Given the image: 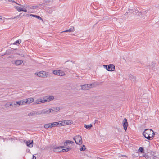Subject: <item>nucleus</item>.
Instances as JSON below:
<instances>
[{
	"instance_id": "nucleus-1",
	"label": "nucleus",
	"mask_w": 159,
	"mask_h": 159,
	"mask_svg": "<svg viewBox=\"0 0 159 159\" xmlns=\"http://www.w3.org/2000/svg\"><path fill=\"white\" fill-rule=\"evenodd\" d=\"M143 135L144 137L148 140H151L153 138L155 135L154 131L150 129H146L143 132Z\"/></svg>"
},
{
	"instance_id": "nucleus-2",
	"label": "nucleus",
	"mask_w": 159,
	"mask_h": 159,
	"mask_svg": "<svg viewBox=\"0 0 159 159\" xmlns=\"http://www.w3.org/2000/svg\"><path fill=\"white\" fill-rule=\"evenodd\" d=\"M20 6H14V7L16 9L18 12L23 11L27 12V10L26 9H29L31 8L27 5L23 6L21 5H19Z\"/></svg>"
},
{
	"instance_id": "nucleus-3",
	"label": "nucleus",
	"mask_w": 159,
	"mask_h": 159,
	"mask_svg": "<svg viewBox=\"0 0 159 159\" xmlns=\"http://www.w3.org/2000/svg\"><path fill=\"white\" fill-rule=\"evenodd\" d=\"M36 76L41 78H46L49 75L48 73L45 71H40L37 72L35 73Z\"/></svg>"
},
{
	"instance_id": "nucleus-4",
	"label": "nucleus",
	"mask_w": 159,
	"mask_h": 159,
	"mask_svg": "<svg viewBox=\"0 0 159 159\" xmlns=\"http://www.w3.org/2000/svg\"><path fill=\"white\" fill-rule=\"evenodd\" d=\"M153 151L149 152L143 155L146 159H155Z\"/></svg>"
},
{
	"instance_id": "nucleus-5",
	"label": "nucleus",
	"mask_w": 159,
	"mask_h": 159,
	"mask_svg": "<svg viewBox=\"0 0 159 159\" xmlns=\"http://www.w3.org/2000/svg\"><path fill=\"white\" fill-rule=\"evenodd\" d=\"M73 139L76 144L80 145L82 143V139L80 135L76 136Z\"/></svg>"
},
{
	"instance_id": "nucleus-6",
	"label": "nucleus",
	"mask_w": 159,
	"mask_h": 159,
	"mask_svg": "<svg viewBox=\"0 0 159 159\" xmlns=\"http://www.w3.org/2000/svg\"><path fill=\"white\" fill-rule=\"evenodd\" d=\"M59 125L60 126H65L66 125H70L73 123L72 120H64L59 121Z\"/></svg>"
},
{
	"instance_id": "nucleus-7",
	"label": "nucleus",
	"mask_w": 159,
	"mask_h": 159,
	"mask_svg": "<svg viewBox=\"0 0 159 159\" xmlns=\"http://www.w3.org/2000/svg\"><path fill=\"white\" fill-rule=\"evenodd\" d=\"M53 73L54 75L58 76H63L65 75V73L63 71L60 70H55L53 71Z\"/></svg>"
},
{
	"instance_id": "nucleus-8",
	"label": "nucleus",
	"mask_w": 159,
	"mask_h": 159,
	"mask_svg": "<svg viewBox=\"0 0 159 159\" xmlns=\"http://www.w3.org/2000/svg\"><path fill=\"white\" fill-rule=\"evenodd\" d=\"M24 102L23 100L18 101H14L13 102V107H18L19 106L23 105H24Z\"/></svg>"
},
{
	"instance_id": "nucleus-9",
	"label": "nucleus",
	"mask_w": 159,
	"mask_h": 159,
	"mask_svg": "<svg viewBox=\"0 0 159 159\" xmlns=\"http://www.w3.org/2000/svg\"><path fill=\"white\" fill-rule=\"evenodd\" d=\"M94 85V84H84L81 86V89L84 90H88L93 87Z\"/></svg>"
},
{
	"instance_id": "nucleus-10",
	"label": "nucleus",
	"mask_w": 159,
	"mask_h": 159,
	"mask_svg": "<svg viewBox=\"0 0 159 159\" xmlns=\"http://www.w3.org/2000/svg\"><path fill=\"white\" fill-rule=\"evenodd\" d=\"M44 97H43V98H39L35 100L34 103L35 105L45 103V102H44Z\"/></svg>"
},
{
	"instance_id": "nucleus-11",
	"label": "nucleus",
	"mask_w": 159,
	"mask_h": 159,
	"mask_svg": "<svg viewBox=\"0 0 159 159\" xmlns=\"http://www.w3.org/2000/svg\"><path fill=\"white\" fill-rule=\"evenodd\" d=\"M104 66L106 67L107 70L108 71H113L115 70V66L113 64L108 65L107 67V65H104Z\"/></svg>"
},
{
	"instance_id": "nucleus-12",
	"label": "nucleus",
	"mask_w": 159,
	"mask_h": 159,
	"mask_svg": "<svg viewBox=\"0 0 159 159\" xmlns=\"http://www.w3.org/2000/svg\"><path fill=\"white\" fill-rule=\"evenodd\" d=\"M23 100L24 101V104H29L30 103H32L34 101V99L32 98H28L27 99H23Z\"/></svg>"
},
{
	"instance_id": "nucleus-13",
	"label": "nucleus",
	"mask_w": 159,
	"mask_h": 159,
	"mask_svg": "<svg viewBox=\"0 0 159 159\" xmlns=\"http://www.w3.org/2000/svg\"><path fill=\"white\" fill-rule=\"evenodd\" d=\"M45 98H46V99H44V102H48L50 101L53 100L54 99V96L52 95L46 96L45 97Z\"/></svg>"
},
{
	"instance_id": "nucleus-14",
	"label": "nucleus",
	"mask_w": 159,
	"mask_h": 159,
	"mask_svg": "<svg viewBox=\"0 0 159 159\" xmlns=\"http://www.w3.org/2000/svg\"><path fill=\"white\" fill-rule=\"evenodd\" d=\"M65 148V147L64 146H62L57 147L54 148L53 151L57 152H61L62 150V148Z\"/></svg>"
},
{
	"instance_id": "nucleus-15",
	"label": "nucleus",
	"mask_w": 159,
	"mask_h": 159,
	"mask_svg": "<svg viewBox=\"0 0 159 159\" xmlns=\"http://www.w3.org/2000/svg\"><path fill=\"white\" fill-rule=\"evenodd\" d=\"M122 125L124 130L126 131L128 125L127 120L126 118H124L123 120Z\"/></svg>"
},
{
	"instance_id": "nucleus-16",
	"label": "nucleus",
	"mask_w": 159,
	"mask_h": 159,
	"mask_svg": "<svg viewBox=\"0 0 159 159\" xmlns=\"http://www.w3.org/2000/svg\"><path fill=\"white\" fill-rule=\"evenodd\" d=\"M13 62L14 64L16 66H18L22 64L23 62V61L21 60H17L13 61Z\"/></svg>"
},
{
	"instance_id": "nucleus-17",
	"label": "nucleus",
	"mask_w": 159,
	"mask_h": 159,
	"mask_svg": "<svg viewBox=\"0 0 159 159\" xmlns=\"http://www.w3.org/2000/svg\"><path fill=\"white\" fill-rule=\"evenodd\" d=\"M42 114V113L36 111H33L31 112L30 113H29L28 115L29 116H33L34 115H41Z\"/></svg>"
},
{
	"instance_id": "nucleus-18",
	"label": "nucleus",
	"mask_w": 159,
	"mask_h": 159,
	"mask_svg": "<svg viewBox=\"0 0 159 159\" xmlns=\"http://www.w3.org/2000/svg\"><path fill=\"white\" fill-rule=\"evenodd\" d=\"M39 112L42 113V114H48L51 112V109H44L42 111V112Z\"/></svg>"
},
{
	"instance_id": "nucleus-19",
	"label": "nucleus",
	"mask_w": 159,
	"mask_h": 159,
	"mask_svg": "<svg viewBox=\"0 0 159 159\" xmlns=\"http://www.w3.org/2000/svg\"><path fill=\"white\" fill-rule=\"evenodd\" d=\"M51 112H55L59 111L60 110V108L58 107H53L50 108Z\"/></svg>"
},
{
	"instance_id": "nucleus-20",
	"label": "nucleus",
	"mask_w": 159,
	"mask_h": 159,
	"mask_svg": "<svg viewBox=\"0 0 159 159\" xmlns=\"http://www.w3.org/2000/svg\"><path fill=\"white\" fill-rule=\"evenodd\" d=\"M26 143L27 146L30 148L33 147V140L26 141Z\"/></svg>"
},
{
	"instance_id": "nucleus-21",
	"label": "nucleus",
	"mask_w": 159,
	"mask_h": 159,
	"mask_svg": "<svg viewBox=\"0 0 159 159\" xmlns=\"http://www.w3.org/2000/svg\"><path fill=\"white\" fill-rule=\"evenodd\" d=\"M153 152L154 153V155L155 159L159 158V151H153Z\"/></svg>"
},
{
	"instance_id": "nucleus-22",
	"label": "nucleus",
	"mask_w": 159,
	"mask_h": 159,
	"mask_svg": "<svg viewBox=\"0 0 159 159\" xmlns=\"http://www.w3.org/2000/svg\"><path fill=\"white\" fill-rule=\"evenodd\" d=\"M75 30V28L73 27L71 28L68 30H66L64 31H62L61 33L67 32H73Z\"/></svg>"
},
{
	"instance_id": "nucleus-23",
	"label": "nucleus",
	"mask_w": 159,
	"mask_h": 159,
	"mask_svg": "<svg viewBox=\"0 0 159 159\" xmlns=\"http://www.w3.org/2000/svg\"><path fill=\"white\" fill-rule=\"evenodd\" d=\"M62 152H67L70 151L71 149V148H70L69 147H65V148H62Z\"/></svg>"
},
{
	"instance_id": "nucleus-24",
	"label": "nucleus",
	"mask_w": 159,
	"mask_h": 159,
	"mask_svg": "<svg viewBox=\"0 0 159 159\" xmlns=\"http://www.w3.org/2000/svg\"><path fill=\"white\" fill-rule=\"evenodd\" d=\"M74 143V142L70 140H67L64 143V146H66L68 144H72Z\"/></svg>"
},
{
	"instance_id": "nucleus-25",
	"label": "nucleus",
	"mask_w": 159,
	"mask_h": 159,
	"mask_svg": "<svg viewBox=\"0 0 159 159\" xmlns=\"http://www.w3.org/2000/svg\"><path fill=\"white\" fill-rule=\"evenodd\" d=\"M44 127L46 129L51 128H52L51 123L46 124L44 125Z\"/></svg>"
},
{
	"instance_id": "nucleus-26",
	"label": "nucleus",
	"mask_w": 159,
	"mask_h": 159,
	"mask_svg": "<svg viewBox=\"0 0 159 159\" xmlns=\"http://www.w3.org/2000/svg\"><path fill=\"white\" fill-rule=\"evenodd\" d=\"M59 121L58 122H55L53 123H51L52 126V127H54L57 126L58 125H59Z\"/></svg>"
},
{
	"instance_id": "nucleus-27",
	"label": "nucleus",
	"mask_w": 159,
	"mask_h": 159,
	"mask_svg": "<svg viewBox=\"0 0 159 159\" xmlns=\"http://www.w3.org/2000/svg\"><path fill=\"white\" fill-rule=\"evenodd\" d=\"M84 127L88 129H90L92 127V125L91 124L89 125L85 124Z\"/></svg>"
},
{
	"instance_id": "nucleus-28",
	"label": "nucleus",
	"mask_w": 159,
	"mask_h": 159,
	"mask_svg": "<svg viewBox=\"0 0 159 159\" xmlns=\"http://www.w3.org/2000/svg\"><path fill=\"white\" fill-rule=\"evenodd\" d=\"M144 149L143 147H140L138 150L139 152L141 153H144Z\"/></svg>"
},
{
	"instance_id": "nucleus-29",
	"label": "nucleus",
	"mask_w": 159,
	"mask_h": 159,
	"mask_svg": "<svg viewBox=\"0 0 159 159\" xmlns=\"http://www.w3.org/2000/svg\"><path fill=\"white\" fill-rule=\"evenodd\" d=\"M30 16H32L34 17L37 18L39 20H42V18L40 16L34 15L33 14H30Z\"/></svg>"
},
{
	"instance_id": "nucleus-30",
	"label": "nucleus",
	"mask_w": 159,
	"mask_h": 159,
	"mask_svg": "<svg viewBox=\"0 0 159 159\" xmlns=\"http://www.w3.org/2000/svg\"><path fill=\"white\" fill-rule=\"evenodd\" d=\"M86 149V147L84 145H83L80 148V150L81 151H84Z\"/></svg>"
},
{
	"instance_id": "nucleus-31",
	"label": "nucleus",
	"mask_w": 159,
	"mask_h": 159,
	"mask_svg": "<svg viewBox=\"0 0 159 159\" xmlns=\"http://www.w3.org/2000/svg\"><path fill=\"white\" fill-rule=\"evenodd\" d=\"M5 107L7 108H9L10 107L9 102H7L5 104Z\"/></svg>"
},
{
	"instance_id": "nucleus-32",
	"label": "nucleus",
	"mask_w": 159,
	"mask_h": 159,
	"mask_svg": "<svg viewBox=\"0 0 159 159\" xmlns=\"http://www.w3.org/2000/svg\"><path fill=\"white\" fill-rule=\"evenodd\" d=\"M20 42H19V40H17L16 41V42H14V44H16V43H20L21 42V41H20Z\"/></svg>"
},
{
	"instance_id": "nucleus-33",
	"label": "nucleus",
	"mask_w": 159,
	"mask_h": 159,
	"mask_svg": "<svg viewBox=\"0 0 159 159\" xmlns=\"http://www.w3.org/2000/svg\"><path fill=\"white\" fill-rule=\"evenodd\" d=\"M9 105L10 107V106H13V102H11V103L9 102Z\"/></svg>"
},
{
	"instance_id": "nucleus-34",
	"label": "nucleus",
	"mask_w": 159,
	"mask_h": 159,
	"mask_svg": "<svg viewBox=\"0 0 159 159\" xmlns=\"http://www.w3.org/2000/svg\"><path fill=\"white\" fill-rule=\"evenodd\" d=\"M141 14L142 15H145L146 13V11L144 12H140Z\"/></svg>"
},
{
	"instance_id": "nucleus-35",
	"label": "nucleus",
	"mask_w": 159,
	"mask_h": 159,
	"mask_svg": "<svg viewBox=\"0 0 159 159\" xmlns=\"http://www.w3.org/2000/svg\"><path fill=\"white\" fill-rule=\"evenodd\" d=\"M8 1H9V2H15H15L14 1H13L12 0H8Z\"/></svg>"
},
{
	"instance_id": "nucleus-36",
	"label": "nucleus",
	"mask_w": 159,
	"mask_h": 159,
	"mask_svg": "<svg viewBox=\"0 0 159 159\" xmlns=\"http://www.w3.org/2000/svg\"><path fill=\"white\" fill-rule=\"evenodd\" d=\"M32 159H36V157L34 155H33Z\"/></svg>"
},
{
	"instance_id": "nucleus-37",
	"label": "nucleus",
	"mask_w": 159,
	"mask_h": 159,
	"mask_svg": "<svg viewBox=\"0 0 159 159\" xmlns=\"http://www.w3.org/2000/svg\"><path fill=\"white\" fill-rule=\"evenodd\" d=\"M2 16H0V19H2Z\"/></svg>"
},
{
	"instance_id": "nucleus-38",
	"label": "nucleus",
	"mask_w": 159,
	"mask_h": 159,
	"mask_svg": "<svg viewBox=\"0 0 159 159\" xmlns=\"http://www.w3.org/2000/svg\"><path fill=\"white\" fill-rule=\"evenodd\" d=\"M113 20L114 21V20H116V18H114L113 19V20Z\"/></svg>"
},
{
	"instance_id": "nucleus-39",
	"label": "nucleus",
	"mask_w": 159,
	"mask_h": 159,
	"mask_svg": "<svg viewBox=\"0 0 159 159\" xmlns=\"http://www.w3.org/2000/svg\"><path fill=\"white\" fill-rule=\"evenodd\" d=\"M21 14V13H20L19 15H18V16H16V17H18L19 16H20V15Z\"/></svg>"
}]
</instances>
